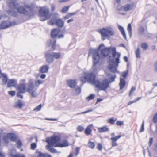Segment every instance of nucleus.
<instances>
[{
	"instance_id": "nucleus-48",
	"label": "nucleus",
	"mask_w": 157,
	"mask_h": 157,
	"mask_svg": "<svg viewBox=\"0 0 157 157\" xmlns=\"http://www.w3.org/2000/svg\"><path fill=\"white\" fill-rule=\"evenodd\" d=\"M88 146L89 147L93 149L94 147L95 144L94 142H90L88 144Z\"/></svg>"
},
{
	"instance_id": "nucleus-9",
	"label": "nucleus",
	"mask_w": 157,
	"mask_h": 157,
	"mask_svg": "<svg viewBox=\"0 0 157 157\" xmlns=\"http://www.w3.org/2000/svg\"><path fill=\"white\" fill-rule=\"evenodd\" d=\"M112 48L111 47H105L102 49L100 53V58L104 59L108 56L111 52Z\"/></svg>"
},
{
	"instance_id": "nucleus-24",
	"label": "nucleus",
	"mask_w": 157,
	"mask_h": 157,
	"mask_svg": "<svg viewBox=\"0 0 157 157\" xmlns=\"http://www.w3.org/2000/svg\"><path fill=\"white\" fill-rule=\"evenodd\" d=\"M118 28L119 30L121 32L124 38L125 39V40H127V37L126 35L125 32L123 27L120 25H119L118 26Z\"/></svg>"
},
{
	"instance_id": "nucleus-26",
	"label": "nucleus",
	"mask_w": 157,
	"mask_h": 157,
	"mask_svg": "<svg viewBox=\"0 0 157 157\" xmlns=\"http://www.w3.org/2000/svg\"><path fill=\"white\" fill-rule=\"evenodd\" d=\"M55 25L58 27L61 28L63 26L64 22L61 19H58Z\"/></svg>"
},
{
	"instance_id": "nucleus-21",
	"label": "nucleus",
	"mask_w": 157,
	"mask_h": 157,
	"mask_svg": "<svg viewBox=\"0 0 157 157\" xmlns=\"http://www.w3.org/2000/svg\"><path fill=\"white\" fill-rule=\"evenodd\" d=\"M49 66L48 65H43L41 66L39 70V71L41 73H44L48 72Z\"/></svg>"
},
{
	"instance_id": "nucleus-4",
	"label": "nucleus",
	"mask_w": 157,
	"mask_h": 157,
	"mask_svg": "<svg viewBox=\"0 0 157 157\" xmlns=\"http://www.w3.org/2000/svg\"><path fill=\"white\" fill-rule=\"evenodd\" d=\"M39 14L40 20L41 21L48 20L51 16L49 8L46 6L41 7L39 9Z\"/></svg>"
},
{
	"instance_id": "nucleus-34",
	"label": "nucleus",
	"mask_w": 157,
	"mask_h": 157,
	"mask_svg": "<svg viewBox=\"0 0 157 157\" xmlns=\"http://www.w3.org/2000/svg\"><path fill=\"white\" fill-rule=\"evenodd\" d=\"M111 52L112 56L113 58H114L116 56V54H117V53H118L117 52V51H116V47H112L111 49Z\"/></svg>"
},
{
	"instance_id": "nucleus-49",
	"label": "nucleus",
	"mask_w": 157,
	"mask_h": 157,
	"mask_svg": "<svg viewBox=\"0 0 157 157\" xmlns=\"http://www.w3.org/2000/svg\"><path fill=\"white\" fill-rule=\"evenodd\" d=\"M144 121L143 120L140 128L139 131V133H141L143 132L144 130Z\"/></svg>"
},
{
	"instance_id": "nucleus-31",
	"label": "nucleus",
	"mask_w": 157,
	"mask_h": 157,
	"mask_svg": "<svg viewBox=\"0 0 157 157\" xmlns=\"http://www.w3.org/2000/svg\"><path fill=\"white\" fill-rule=\"evenodd\" d=\"M81 87L77 86L75 88L74 95H76L79 94L81 92Z\"/></svg>"
},
{
	"instance_id": "nucleus-15",
	"label": "nucleus",
	"mask_w": 157,
	"mask_h": 157,
	"mask_svg": "<svg viewBox=\"0 0 157 157\" xmlns=\"http://www.w3.org/2000/svg\"><path fill=\"white\" fill-rule=\"evenodd\" d=\"M108 68L110 72L113 73H119V72L116 69L114 65L112 63H109L108 66Z\"/></svg>"
},
{
	"instance_id": "nucleus-5",
	"label": "nucleus",
	"mask_w": 157,
	"mask_h": 157,
	"mask_svg": "<svg viewBox=\"0 0 157 157\" xmlns=\"http://www.w3.org/2000/svg\"><path fill=\"white\" fill-rule=\"evenodd\" d=\"M80 80L83 83L87 82L95 85L96 83V82L98 81L95 80V76L92 73H89L82 77Z\"/></svg>"
},
{
	"instance_id": "nucleus-59",
	"label": "nucleus",
	"mask_w": 157,
	"mask_h": 157,
	"mask_svg": "<svg viewBox=\"0 0 157 157\" xmlns=\"http://www.w3.org/2000/svg\"><path fill=\"white\" fill-rule=\"evenodd\" d=\"M80 148L78 147H76L75 149V155L76 156H77L79 153L80 151Z\"/></svg>"
},
{
	"instance_id": "nucleus-35",
	"label": "nucleus",
	"mask_w": 157,
	"mask_h": 157,
	"mask_svg": "<svg viewBox=\"0 0 157 157\" xmlns=\"http://www.w3.org/2000/svg\"><path fill=\"white\" fill-rule=\"evenodd\" d=\"M135 54L136 57L137 58H140V48H138L135 51Z\"/></svg>"
},
{
	"instance_id": "nucleus-55",
	"label": "nucleus",
	"mask_w": 157,
	"mask_h": 157,
	"mask_svg": "<svg viewBox=\"0 0 157 157\" xmlns=\"http://www.w3.org/2000/svg\"><path fill=\"white\" fill-rule=\"evenodd\" d=\"M97 148L98 150L101 151L102 149V144L101 143L98 144Z\"/></svg>"
},
{
	"instance_id": "nucleus-11",
	"label": "nucleus",
	"mask_w": 157,
	"mask_h": 157,
	"mask_svg": "<svg viewBox=\"0 0 157 157\" xmlns=\"http://www.w3.org/2000/svg\"><path fill=\"white\" fill-rule=\"evenodd\" d=\"M16 24V22H11L8 21H4L0 24V29H4L10 26H13Z\"/></svg>"
},
{
	"instance_id": "nucleus-10",
	"label": "nucleus",
	"mask_w": 157,
	"mask_h": 157,
	"mask_svg": "<svg viewBox=\"0 0 157 157\" xmlns=\"http://www.w3.org/2000/svg\"><path fill=\"white\" fill-rule=\"evenodd\" d=\"M121 56V54L120 53H117V56L115 58V61L113 59H111V56H109V58L110 59H109V63H112L114 65H115L114 66L115 67L116 69L117 70V68L118 67L119 63H120V58Z\"/></svg>"
},
{
	"instance_id": "nucleus-61",
	"label": "nucleus",
	"mask_w": 157,
	"mask_h": 157,
	"mask_svg": "<svg viewBox=\"0 0 157 157\" xmlns=\"http://www.w3.org/2000/svg\"><path fill=\"white\" fill-rule=\"evenodd\" d=\"M15 92L14 91H10L8 92V94L12 96H13L15 94Z\"/></svg>"
},
{
	"instance_id": "nucleus-51",
	"label": "nucleus",
	"mask_w": 157,
	"mask_h": 157,
	"mask_svg": "<svg viewBox=\"0 0 157 157\" xmlns=\"http://www.w3.org/2000/svg\"><path fill=\"white\" fill-rule=\"evenodd\" d=\"M152 121L155 123H157V113L153 116Z\"/></svg>"
},
{
	"instance_id": "nucleus-56",
	"label": "nucleus",
	"mask_w": 157,
	"mask_h": 157,
	"mask_svg": "<svg viewBox=\"0 0 157 157\" xmlns=\"http://www.w3.org/2000/svg\"><path fill=\"white\" fill-rule=\"evenodd\" d=\"M108 121L109 123L113 124L115 123V121L113 118H111L108 120Z\"/></svg>"
},
{
	"instance_id": "nucleus-41",
	"label": "nucleus",
	"mask_w": 157,
	"mask_h": 157,
	"mask_svg": "<svg viewBox=\"0 0 157 157\" xmlns=\"http://www.w3.org/2000/svg\"><path fill=\"white\" fill-rule=\"evenodd\" d=\"M128 69H127V70L122 72V76L123 77V78L124 79L126 78L127 75L128 74Z\"/></svg>"
},
{
	"instance_id": "nucleus-6",
	"label": "nucleus",
	"mask_w": 157,
	"mask_h": 157,
	"mask_svg": "<svg viewBox=\"0 0 157 157\" xmlns=\"http://www.w3.org/2000/svg\"><path fill=\"white\" fill-rule=\"evenodd\" d=\"M102 37V40H104L105 37L109 38V36H113L114 34V31L111 27H106V28H102L99 31Z\"/></svg>"
},
{
	"instance_id": "nucleus-18",
	"label": "nucleus",
	"mask_w": 157,
	"mask_h": 157,
	"mask_svg": "<svg viewBox=\"0 0 157 157\" xmlns=\"http://www.w3.org/2000/svg\"><path fill=\"white\" fill-rule=\"evenodd\" d=\"M25 89L26 85L25 83H21L17 86V89L19 90V91L21 92L22 93L25 92Z\"/></svg>"
},
{
	"instance_id": "nucleus-29",
	"label": "nucleus",
	"mask_w": 157,
	"mask_h": 157,
	"mask_svg": "<svg viewBox=\"0 0 157 157\" xmlns=\"http://www.w3.org/2000/svg\"><path fill=\"white\" fill-rule=\"evenodd\" d=\"M91 126H93V125L90 124L87 126L85 130V133L87 135H90L91 133L92 130L90 128V127Z\"/></svg>"
},
{
	"instance_id": "nucleus-22",
	"label": "nucleus",
	"mask_w": 157,
	"mask_h": 157,
	"mask_svg": "<svg viewBox=\"0 0 157 157\" xmlns=\"http://www.w3.org/2000/svg\"><path fill=\"white\" fill-rule=\"evenodd\" d=\"M134 3L132 2L131 4H126L124 6V11H127L131 10L134 6Z\"/></svg>"
},
{
	"instance_id": "nucleus-19",
	"label": "nucleus",
	"mask_w": 157,
	"mask_h": 157,
	"mask_svg": "<svg viewBox=\"0 0 157 157\" xmlns=\"http://www.w3.org/2000/svg\"><path fill=\"white\" fill-rule=\"evenodd\" d=\"M7 137L13 141L16 142L17 140V137L15 134L13 133H10L7 134Z\"/></svg>"
},
{
	"instance_id": "nucleus-28",
	"label": "nucleus",
	"mask_w": 157,
	"mask_h": 157,
	"mask_svg": "<svg viewBox=\"0 0 157 157\" xmlns=\"http://www.w3.org/2000/svg\"><path fill=\"white\" fill-rule=\"evenodd\" d=\"M109 129L106 126H104L101 128H98V132L100 133H102L104 132L107 131Z\"/></svg>"
},
{
	"instance_id": "nucleus-1",
	"label": "nucleus",
	"mask_w": 157,
	"mask_h": 157,
	"mask_svg": "<svg viewBox=\"0 0 157 157\" xmlns=\"http://www.w3.org/2000/svg\"><path fill=\"white\" fill-rule=\"evenodd\" d=\"M104 45L103 44H101L99 45L98 48L96 49H90L89 51L88 56L92 54L93 65L92 68L94 71H96L97 69L96 65L99 63L100 58V54L98 51Z\"/></svg>"
},
{
	"instance_id": "nucleus-57",
	"label": "nucleus",
	"mask_w": 157,
	"mask_h": 157,
	"mask_svg": "<svg viewBox=\"0 0 157 157\" xmlns=\"http://www.w3.org/2000/svg\"><path fill=\"white\" fill-rule=\"evenodd\" d=\"M21 93H22L21 92L18 91L17 94V97L21 99H22L23 97V95L21 94Z\"/></svg>"
},
{
	"instance_id": "nucleus-53",
	"label": "nucleus",
	"mask_w": 157,
	"mask_h": 157,
	"mask_svg": "<svg viewBox=\"0 0 157 157\" xmlns=\"http://www.w3.org/2000/svg\"><path fill=\"white\" fill-rule=\"evenodd\" d=\"M37 145L35 143H32L31 144V148L32 150H34L36 147Z\"/></svg>"
},
{
	"instance_id": "nucleus-50",
	"label": "nucleus",
	"mask_w": 157,
	"mask_h": 157,
	"mask_svg": "<svg viewBox=\"0 0 157 157\" xmlns=\"http://www.w3.org/2000/svg\"><path fill=\"white\" fill-rule=\"evenodd\" d=\"M136 90V87L134 86L132 87L131 89L130 90V92L129 94V96H130L132 94V93L134 92Z\"/></svg>"
},
{
	"instance_id": "nucleus-45",
	"label": "nucleus",
	"mask_w": 157,
	"mask_h": 157,
	"mask_svg": "<svg viewBox=\"0 0 157 157\" xmlns=\"http://www.w3.org/2000/svg\"><path fill=\"white\" fill-rule=\"evenodd\" d=\"M43 81H41L40 80H38L35 81V84L36 86H39L40 85L43 84Z\"/></svg>"
},
{
	"instance_id": "nucleus-25",
	"label": "nucleus",
	"mask_w": 157,
	"mask_h": 157,
	"mask_svg": "<svg viewBox=\"0 0 157 157\" xmlns=\"http://www.w3.org/2000/svg\"><path fill=\"white\" fill-rule=\"evenodd\" d=\"M125 85L126 82L124 79L122 78H121L119 83L120 90L122 89L125 86Z\"/></svg>"
},
{
	"instance_id": "nucleus-63",
	"label": "nucleus",
	"mask_w": 157,
	"mask_h": 157,
	"mask_svg": "<svg viewBox=\"0 0 157 157\" xmlns=\"http://www.w3.org/2000/svg\"><path fill=\"white\" fill-rule=\"evenodd\" d=\"M55 6L54 4H52L51 5V11L52 12H53L55 10Z\"/></svg>"
},
{
	"instance_id": "nucleus-47",
	"label": "nucleus",
	"mask_w": 157,
	"mask_h": 157,
	"mask_svg": "<svg viewBox=\"0 0 157 157\" xmlns=\"http://www.w3.org/2000/svg\"><path fill=\"white\" fill-rule=\"evenodd\" d=\"M116 77V75H114L113 76H111V77L110 78H109V83L114 81H115V79Z\"/></svg>"
},
{
	"instance_id": "nucleus-60",
	"label": "nucleus",
	"mask_w": 157,
	"mask_h": 157,
	"mask_svg": "<svg viewBox=\"0 0 157 157\" xmlns=\"http://www.w3.org/2000/svg\"><path fill=\"white\" fill-rule=\"evenodd\" d=\"M116 123L117 125L122 126L124 124V122L123 121H117Z\"/></svg>"
},
{
	"instance_id": "nucleus-39",
	"label": "nucleus",
	"mask_w": 157,
	"mask_h": 157,
	"mask_svg": "<svg viewBox=\"0 0 157 157\" xmlns=\"http://www.w3.org/2000/svg\"><path fill=\"white\" fill-rule=\"evenodd\" d=\"M36 90H34L30 92L29 93H28L29 94L31 95L32 97L36 98V97L37 96V95L35 93Z\"/></svg>"
},
{
	"instance_id": "nucleus-14",
	"label": "nucleus",
	"mask_w": 157,
	"mask_h": 157,
	"mask_svg": "<svg viewBox=\"0 0 157 157\" xmlns=\"http://www.w3.org/2000/svg\"><path fill=\"white\" fill-rule=\"evenodd\" d=\"M58 14L57 13H54L53 14L52 17L50 20V24L51 25H55L57 18Z\"/></svg>"
},
{
	"instance_id": "nucleus-32",
	"label": "nucleus",
	"mask_w": 157,
	"mask_h": 157,
	"mask_svg": "<svg viewBox=\"0 0 157 157\" xmlns=\"http://www.w3.org/2000/svg\"><path fill=\"white\" fill-rule=\"evenodd\" d=\"M8 14H10L13 17H16L17 15V13L16 11L11 10H8L7 12Z\"/></svg>"
},
{
	"instance_id": "nucleus-52",
	"label": "nucleus",
	"mask_w": 157,
	"mask_h": 157,
	"mask_svg": "<svg viewBox=\"0 0 157 157\" xmlns=\"http://www.w3.org/2000/svg\"><path fill=\"white\" fill-rule=\"evenodd\" d=\"M10 155L12 157H25V156L24 155H22L21 156L20 155L18 154L14 155L11 154Z\"/></svg>"
},
{
	"instance_id": "nucleus-20",
	"label": "nucleus",
	"mask_w": 157,
	"mask_h": 157,
	"mask_svg": "<svg viewBox=\"0 0 157 157\" xmlns=\"http://www.w3.org/2000/svg\"><path fill=\"white\" fill-rule=\"evenodd\" d=\"M67 83L68 86L71 88H73L75 87V86L77 85L76 82L74 80H69L67 81Z\"/></svg>"
},
{
	"instance_id": "nucleus-37",
	"label": "nucleus",
	"mask_w": 157,
	"mask_h": 157,
	"mask_svg": "<svg viewBox=\"0 0 157 157\" xmlns=\"http://www.w3.org/2000/svg\"><path fill=\"white\" fill-rule=\"evenodd\" d=\"M39 155L37 156V157H47L46 155L44 153H43L40 151L38 152ZM48 157H51V156L48 155Z\"/></svg>"
},
{
	"instance_id": "nucleus-44",
	"label": "nucleus",
	"mask_w": 157,
	"mask_h": 157,
	"mask_svg": "<svg viewBox=\"0 0 157 157\" xmlns=\"http://www.w3.org/2000/svg\"><path fill=\"white\" fill-rule=\"evenodd\" d=\"M69 7V6H64L62 9L61 12L63 13H66L68 11Z\"/></svg>"
},
{
	"instance_id": "nucleus-30",
	"label": "nucleus",
	"mask_w": 157,
	"mask_h": 157,
	"mask_svg": "<svg viewBox=\"0 0 157 157\" xmlns=\"http://www.w3.org/2000/svg\"><path fill=\"white\" fill-rule=\"evenodd\" d=\"M52 146H51L48 144L46 145V147L49 149V151L50 152L53 153H56L57 152V151L56 149L52 147Z\"/></svg>"
},
{
	"instance_id": "nucleus-23",
	"label": "nucleus",
	"mask_w": 157,
	"mask_h": 157,
	"mask_svg": "<svg viewBox=\"0 0 157 157\" xmlns=\"http://www.w3.org/2000/svg\"><path fill=\"white\" fill-rule=\"evenodd\" d=\"M59 31L56 28L54 29L51 33V37L53 38H55L57 36Z\"/></svg>"
},
{
	"instance_id": "nucleus-43",
	"label": "nucleus",
	"mask_w": 157,
	"mask_h": 157,
	"mask_svg": "<svg viewBox=\"0 0 157 157\" xmlns=\"http://www.w3.org/2000/svg\"><path fill=\"white\" fill-rule=\"evenodd\" d=\"M16 144L17 147L18 148H20L22 146V143L21 141L20 140H19L17 141Z\"/></svg>"
},
{
	"instance_id": "nucleus-62",
	"label": "nucleus",
	"mask_w": 157,
	"mask_h": 157,
	"mask_svg": "<svg viewBox=\"0 0 157 157\" xmlns=\"http://www.w3.org/2000/svg\"><path fill=\"white\" fill-rule=\"evenodd\" d=\"M153 140V138L152 137L150 138L149 141V146H151L152 144Z\"/></svg>"
},
{
	"instance_id": "nucleus-54",
	"label": "nucleus",
	"mask_w": 157,
	"mask_h": 157,
	"mask_svg": "<svg viewBox=\"0 0 157 157\" xmlns=\"http://www.w3.org/2000/svg\"><path fill=\"white\" fill-rule=\"evenodd\" d=\"M84 127L81 125H78L77 127V130L80 132H82L84 129Z\"/></svg>"
},
{
	"instance_id": "nucleus-16",
	"label": "nucleus",
	"mask_w": 157,
	"mask_h": 157,
	"mask_svg": "<svg viewBox=\"0 0 157 157\" xmlns=\"http://www.w3.org/2000/svg\"><path fill=\"white\" fill-rule=\"evenodd\" d=\"M1 77L2 78V85L3 86L6 85L8 82V77L7 75L4 73H1Z\"/></svg>"
},
{
	"instance_id": "nucleus-40",
	"label": "nucleus",
	"mask_w": 157,
	"mask_h": 157,
	"mask_svg": "<svg viewBox=\"0 0 157 157\" xmlns=\"http://www.w3.org/2000/svg\"><path fill=\"white\" fill-rule=\"evenodd\" d=\"M141 47L143 50H146L148 48V45L147 43H142L141 44Z\"/></svg>"
},
{
	"instance_id": "nucleus-58",
	"label": "nucleus",
	"mask_w": 157,
	"mask_h": 157,
	"mask_svg": "<svg viewBox=\"0 0 157 157\" xmlns=\"http://www.w3.org/2000/svg\"><path fill=\"white\" fill-rule=\"evenodd\" d=\"M26 7L29 9V10L31 12V13H33V11L34 10V8L31 6H27Z\"/></svg>"
},
{
	"instance_id": "nucleus-7",
	"label": "nucleus",
	"mask_w": 157,
	"mask_h": 157,
	"mask_svg": "<svg viewBox=\"0 0 157 157\" xmlns=\"http://www.w3.org/2000/svg\"><path fill=\"white\" fill-rule=\"evenodd\" d=\"M61 140V138L60 136L54 135L50 137L47 138L45 141L51 146H53L55 144V146L56 147V144L59 143V142Z\"/></svg>"
},
{
	"instance_id": "nucleus-2",
	"label": "nucleus",
	"mask_w": 157,
	"mask_h": 157,
	"mask_svg": "<svg viewBox=\"0 0 157 157\" xmlns=\"http://www.w3.org/2000/svg\"><path fill=\"white\" fill-rule=\"evenodd\" d=\"M8 5L9 7L12 10L17 9L18 13L26 15H28V11L23 6L18 7L19 4L16 2V0H9Z\"/></svg>"
},
{
	"instance_id": "nucleus-12",
	"label": "nucleus",
	"mask_w": 157,
	"mask_h": 157,
	"mask_svg": "<svg viewBox=\"0 0 157 157\" xmlns=\"http://www.w3.org/2000/svg\"><path fill=\"white\" fill-rule=\"evenodd\" d=\"M34 88L35 86L33 83V79H30L28 82L27 91L28 93H29L31 91L34 90Z\"/></svg>"
},
{
	"instance_id": "nucleus-13",
	"label": "nucleus",
	"mask_w": 157,
	"mask_h": 157,
	"mask_svg": "<svg viewBox=\"0 0 157 157\" xmlns=\"http://www.w3.org/2000/svg\"><path fill=\"white\" fill-rule=\"evenodd\" d=\"M24 106V104L22 103V101L18 100L14 104L13 107L15 108L21 109Z\"/></svg>"
},
{
	"instance_id": "nucleus-36",
	"label": "nucleus",
	"mask_w": 157,
	"mask_h": 157,
	"mask_svg": "<svg viewBox=\"0 0 157 157\" xmlns=\"http://www.w3.org/2000/svg\"><path fill=\"white\" fill-rule=\"evenodd\" d=\"M139 34L142 35H143L145 33V29L144 27L141 26L139 29Z\"/></svg>"
},
{
	"instance_id": "nucleus-42",
	"label": "nucleus",
	"mask_w": 157,
	"mask_h": 157,
	"mask_svg": "<svg viewBox=\"0 0 157 157\" xmlns=\"http://www.w3.org/2000/svg\"><path fill=\"white\" fill-rule=\"evenodd\" d=\"M95 96V95L94 94H91L86 98V99L87 100H88V101L92 100L94 98Z\"/></svg>"
},
{
	"instance_id": "nucleus-33",
	"label": "nucleus",
	"mask_w": 157,
	"mask_h": 157,
	"mask_svg": "<svg viewBox=\"0 0 157 157\" xmlns=\"http://www.w3.org/2000/svg\"><path fill=\"white\" fill-rule=\"evenodd\" d=\"M127 30L128 32V34L130 37H131L132 35V27L131 23H129L128 25Z\"/></svg>"
},
{
	"instance_id": "nucleus-46",
	"label": "nucleus",
	"mask_w": 157,
	"mask_h": 157,
	"mask_svg": "<svg viewBox=\"0 0 157 157\" xmlns=\"http://www.w3.org/2000/svg\"><path fill=\"white\" fill-rule=\"evenodd\" d=\"M42 105L41 104H40L39 105L37 106L33 109V111H39L41 110Z\"/></svg>"
},
{
	"instance_id": "nucleus-3",
	"label": "nucleus",
	"mask_w": 157,
	"mask_h": 157,
	"mask_svg": "<svg viewBox=\"0 0 157 157\" xmlns=\"http://www.w3.org/2000/svg\"><path fill=\"white\" fill-rule=\"evenodd\" d=\"M46 62L49 64H51L53 63L54 59H58L61 56L60 52H53L51 50L46 51L44 54Z\"/></svg>"
},
{
	"instance_id": "nucleus-17",
	"label": "nucleus",
	"mask_w": 157,
	"mask_h": 157,
	"mask_svg": "<svg viewBox=\"0 0 157 157\" xmlns=\"http://www.w3.org/2000/svg\"><path fill=\"white\" fill-rule=\"evenodd\" d=\"M17 80L15 79H9L7 84V87L10 88L11 87H15L17 84Z\"/></svg>"
},
{
	"instance_id": "nucleus-8",
	"label": "nucleus",
	"mask_w": 157,
	"mask_h": 157,
	"mask_svg": "<svg viewBox=\"0 0 157 157\" xmlns=\"http://www.w3.org/2000/svg\"><path fill=\"white\" fill-rule=\"evenodd\" d=\"M109 84V80L107 79L102 80L101 83L98 80L96 82L95 87L99 88L100 90L105 91L108 88Z\"/></svg>"
},
{
	"instance_id": "nucleus-38",
	"label": "nucleus",
	"mask_w": 157,
	"mask_h": 157,
	"mask_svg": "<svg viewBox=\"0 0 157 157\" xmlns=\"http://www.w3.org/2000/svg\"><path fill=\"white\" fill-rule=\"evenodd\" d=\"M56 40L55 39L53 40H50L48 41L47 42V44L48 45V46H50V44H56Z\"/></svg>"
},
{
	"instance_id": "nucleus-27",
	"label": "nucleus",
	"mask_w": 157,
	"mask_h": 157,
	"mask_svg": "<svg viewBox=\"0 0 157 157\" xmlns=\"http://www.w3.org/2000/svg\"><path fill=\"white\" fill-rule=\"evenodd\" d=\"M68 146V144L67 141L66 140H65L63 143H59L58 144H57L56 145V147H67Z\"/></svg>"
},
{
	"instance_id": "nucleus-64",
	"label": "nucleus",
	"mask_w": 157,
	"mask_h": 157,
	"mask_svg": "<svg viewBox=\"0 0 157 157\" xmlns=\"http://www.w3.org/2000/svg\"><path fill=\"white\" fill-rule=\"evenodd\" d=\"M118 10L119 11H124V6H121L119 8H118Z\"/></svg>"
}]
</instances>
